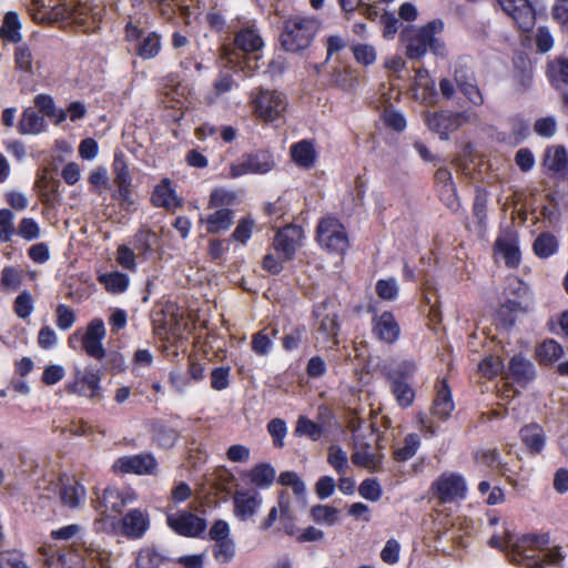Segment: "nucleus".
Listing matches in <instances>:
<instances>
[{
	"mask_svg": "<svg viewBox=\"0 0 568 568\" xmlns=\"http://www.w3.org/2000/svg\"><path fill=\"white\" fill-rule=\"evenodd\" d=\"M444 23L440 20H433L427 24L416 28L407 27L400 32V42L405 47V54L409 60L422 59L428 49L435 55H445V43L436 38L442 32Z\"/></svg>",
	"mask_w": 568,
	"mask_h": 568,
	"instance_id": "obj_1",
	"label": "nucleus"
},
{
	"mask_svg": "<svg viewBox=\"0 0 568 568\" xmlns=\"http://www.w3.org/2000/svg\"><path fill=\"white\" fill-rule=\"evenodd\" d=\"M320 29L318 22L306 16L294 14L286 18L281 28L280 42L286 52L296 53L312 43Z\"/></svg>",
	"mask_w": 568,
	"mask_h": 568,
	"instance_id": "obj_2",
	"label": "nucleus"
},
{
	"mask_svg": "<svg viewBox=\"0 0 568 568\" xmlns=\"http://www.w3.org/2000/svg\"><path fill=\"white\" fill-rule=\"evenodd\" d=\"M549 545L550 536L547 532L523 535L513 546L510 560L527 568H542L540 552Z\"/></svg>",
	"mask_w": 568,
	"mask_h": 568,
	"instance_id": "obj_3",
	"label": "nucleus"
},
{
	"mask_svg": "<svg viewBox=\"0 0 568 568\" xmlns=\"http://www.w3.org/2000/svg\"><path fill=\"white\" fill-rule=\"evenodd\" d=\"M318 244L328 252L343 254L348 248V237L344 225L335 217H324L316 230Z\"/></svg>",
	"mask_w": 568,
	"mask_h": 568,
	"instance_id": "obj_4",
	"label": "nucleus"
},
{
	"mask_svg": "<svg viewBox=\"0 0 568 568\" xmlns=\"http://www.w3.org/2000/svg\"><path fill=\"white\" fill-rule=\"evenodd\" d=\"M32 2L38 8H50L42 17L43 20L49 22L69 20L79 26H84L87 22L84 18L85 8L82 6H75L72 0H59L57 3L54 0H49L48 3L45 0H33Z\"/></svg>",
	"mask_w": 568,
	"mask_h": 568,
	"instance_id": "obj_5",
	"label": "nucleus"
},
{
	"mask_svg": "<svg viewBox=\"0 0 568 568\" xmlns=\"http://www.w3.org/2000/svg\"><path fill=\"white\" fill-rule=\"evenodd\" d=\"M253 112L265 122H273L281 118L286 109V101L282 93L261 89L252 100Z\"/></svg>",
	"mask_w": 568,
	"mask_h": 568,
	"instance_id": "obj_6",
	"label": "nucleus"
},
{
	"mask_svg": "<svg viewBox=\"0 0 568 568\" xmlns=\"http://www.w3.org/2000/svg\"><path fill=\"white\" fill-rule=\"evenodd\" d=\"M126 40L134 43V50L144 60L154 59L161 51V37L146 31L131 21L125 27Z\"/></svg>",
	"mask_w": 568,
	"mask_h": 568,
	"instance_id": "obj_7",
	"label": "nucleus"
},
{
	"mask_svg": "<svg viewBox=\"0 0 568 568\" xmlns=\"http://www.w3.org/2000/svg\"><path fill=\"white\" fill-rule=\"evenodd\" d=\"M314 315L317 318L316 339L329 348L337 345L338 323L334 305L324 301L315 307Z\"/></svg>",
	"mask_w": 568,
	"mask_h": 568,
	"instance_id": "obj_8",
	"label": "nucleus"
},
{
	"mask_svg": "<svg viewBox=\"0 0 568 568\" xmlns=\"http://www.w3.org/2000/svg\"><path fill=\"white\" fill-rule=\"evenodd\" d=\"M274 166L272 155L266 151L243 154L230 168V176L233 179L245 174H264Z\"/></svg>",
	"mask_w": 568,
	"mask_h": 568,
	"instance_id": "obj_9",
	"label": "nucleus"
},
{
	"mask_svg": "<svg viewBox=\"0 0 568 568\" xmlns=\"http://www.w3.org/2000/svg\"><path fill=\"white\" fill-rule=\"evenodd\" d=\"M433 498L440 504L453 503L464 498L466 493V483L460 475L443 474L430 487Z\"/></svg>",
	"mask_w": 568,
	"mask_h": 568,
	"instance_id": "obj_10",
	"label": "nucleus"
},
{
	"mask_svg": "<svg viewBox=\"0 0 568 568\" xmlns=\"http://www.w3.org/2000/svg\"><path fill=\"white\" fill-rule=\"evenodd\" d=\"M166 523L173 531L185 537H197L206 528L205 519L189 511L170 514Z\"/></svg>",
	"mask_w": 568,
	"mask_h": 568,
	"instance_id": "obj_11",
	"label": "nucleus"
},
{
	"mask_svg": "<svg viewBox=\"0 0 568 568\" xmlns=\"http://www.w3.org/2000/svg\"><path fill=\"white\" fill-rule=\"evenodd\" d=\"M498 2L520 30L528 32L534 28L535 10L528 0H498Z\"/></svg>",
	"mask_w": 568,
	"mask_h": 568,
	"instance_id": "obj_12",
	"label": "nucleus"
},
{
	"mask_svg": "<svg viewBox=\"0 0 568 568\" xmlns=\"http://www.w3.org/2000/svg\"><path fill=\"white\" fill-rule=\"evenodd\" d=\"M302 239L303 230L296 225H288L276 233L273 247L283 256V260L290 261L294 257Z\"/></svg>",
	"mask_w": 568,
	"mask_h": 568,
	"instance_id": "obj_13",
	"label": "nucleus"
},
{
	"mask_svg": "<svg viewBox=\"0 0 568 568\" xmlns=\"http://www.w3.org/2000/svg\"><path fill=\"white\" fill-rule=\"evenodd\" d=\"M105 327L100 318L93 320L87 327L82 336V347L84 352L98 361H102L105 356V349L102 339L105 337Z\"/></svg>",
	"mask_w": 568,
	"mask_h": 568,
	"instance_id": "obj_14",
	"label": "nucleus"
},
{
	"mask_svg": "<svg viewBox=\"0 0 568 568\" xmlns=\"http://www.w3.org/2000/svg\"><path fill=\"white\" fill-rule=\"evenodd\" d=\"M100 379L98 372L87 369L84 374L77 375L75 381L67 386V390L88 397L93 403H99L102 398Z\"/></svg>",
	"mask_w": 568,
	"mask_h": 568,
	"instance_id": "obj_15",
	"label": "nucleus"
},
{
	"mask_svg": "<svg viewBox=\"0 0 568 568\" xmlns=\"http://www.w3.org/2000/svg\"><path fill=\"white\" fill-rule=\"evenodd\" d=\"M113 467L124 474L150 475L156 469L158 462L151 454H140L121 457Z\"/></svg>",
	"mask_w": 568,
	"mask_h": 568,
	"instance_id": "obj_16",
	"label": "nucleus"
},
{
	"mask_svg": "<svg viewBox=\"0 0 568 568\" xmlns=\"http://www.w3.org/2000/svg\"><path fill=\"white\" fill-rule=\"evenodd\" d=\"M400 328L394 315L384 312L373 318V334L382 342L392 344L399 337Z\"/></svg>",
	"mask_w": 568,
	"mask_h": 568,
	"instance_id": "obj_17",
	"label": "nucleus"
},
{
	"mask_svg": "<svg viewBox=\"0 0 568 568\" xmlns=\"http://www.w3.org/2000/svg\"><path fill=\"white\" fill-rule=\"evenodd\" d=\"M148 529L149 517L140 509H132L122 518L121 530L128 538H141Z\"/></svg>",
	"mask_w": 568,
	"mask_h": 568,
	"instance_id": "obj_18",
	"label": "nucleus"
},
{
	"mask_svg": "<svg viewBox=\"0 0 568 568\" xmlns=\"http://www.w3.org/2000/svg\"><path fill=\"white\" fill-rule=\"evenodd\" d=\"M535 366L529 359L521 355H515L509 361L505 377H511L517 383L525 385L535 378Z\"/></svg>",
	"mask_w": 568,
	"mask_h": 568,
	"instance_id": "obj_19",
	"label": "nucleus"
},
{
	"mask_svg": "<svg viewBox=\"0 0 568 568\" xmlns=\"http://www.w3.org/2000/svg\"><path fill=\"white\" fill-rule=\"evenodd\" d=\"M47 121L33 108L23 110L18 122V131L22 135H38L47 130Z\"/></svg>",
	"mask_w": 568,
	"mask_h": 568,
	"instance_id": "obj_20",
	"label": "nucleus"
},
{
	"mask_svg": "<svg viewBox=\"0 0 568 568\" xmlns=\"http://www.w3.org/2000/svg\"><path fill=\"white\" fill-rule=\"evenodd\" d=\"M234 43L237 49L246 53L257 52L264 44L258 30L254 26L240 29L235 34Z\"/></svg>",
	"mask_w": 568,
	"mask_h": 568,
	"instance_id": "obj_21",
	"label": "nucleus"
},
{
	"mask_svg": "<svg viewBox=\"0 0 568 568\" xmlns=\"http://www.w3.org/2000/svg\"><path fill=\"white\" fill-rule=\"evenodd\" d=\"M233 501L234 513L241 520L251 518L261 505V499L248 491H236Z\"/></svg>",
	"mask_w": 568,
	"mask_h": 568,
	"instance_id": "obj_22",
	"label": "nucleus"
},
{
	"mask_svg": "<svg viewBox=\"0 0 568 568\" xmlns=\"http://www.w3.org/2000/svg\"><path fill=\"white\" fill-rule=\"evenodd\" d=\"M34 106L39 110V114L43 119H52L55 125L61 124L67 119V112L62 109H57L54 100L49 94H38L33 99Z\"/></svg>",
	"mask_w": 568,
	"mask_h": 568,
	"instance_id": "obj_23",
	"label": "nucleus"
},
{
	"mask_svg": "<svg viewBox=\"0 0 568 568\" xmlns=\"http://www.w3.org/2000/svg\"><path fill=\"white\" fill-rule=\"evenodd\" d=\"M22 23L14 11H8L0 27V39L3 42L19 43L22 40Z\"/></svg>",
	"mask_w": 568,
	"mask_h": 568,
	"instance_id": "obj_24",
	"label": "nucleus"
},
{
	"mask_svg": "<svg viewBox=\"0 0 568 568\" xmlns=\"http://www.w3.org/2000/svg\"><path fill=\"white\" fill-rule=\"evenodd\" d=\"M548 78L551 84L558 89L562 90V100L564 102H568V94L565 92V87L568 83V61L565 58H558L555 61H551L548 64Z\"/></svg>",
	"mask_w": 568,
	"mask_h": 568,
	"instance_id": "obj_25",
	"label": "nucleus"
},
{
	"mask_svg": "<svg viewBox=\"0 0 568 568\" xmlns=\"http://www.w3.org/2000/svg\"><path fill=\"white\" fill-rule=\"evenodd\" d=\"M454 410V402L450 389L446 381H442L437 386V395L434 399L432 413L442 419L447 418Z\"/></svg>",
	"mask_w": 568,
	"mask_h": 568,
	"instance_id": "obj_26",
	"label": "nucleus"
},
{
	"mask_svg": "<svg viewBox=\"0 0 568 568\" xmlns=\"http://www.w3.org/2000/svg\"><path fill=\"white\" fill-rule=\"evenodd\" d=\"M291 156L295 164L301 168L310 169L316 160V151L311 141L303 140L291 146Z\"/></svg>",
	"mask_w": 568,
	"mask_h": 568,
	"instance_id": "obj_27",
	"label": "nucleus"
},
{
	"mask_svg": "<svg viewBox=\"0 0 568 568\" xmlns=\"http://www.w3.org/2000/svg\"><path fill=\"white\" fill-rule=\"evenodd\" d=\"M152 203L159 207L174 209L180 204L175 191L171 186V180L163 179L155 186L152 194Z\"/></svg>",
	"mask_w": 568,
	"mask_h": 568,
	"instance_id": "obj_28",
	"label": "nucleus"
},
{
	"mask_svg": "<svg viewBox=\"0 0 568 568\" xmlns=\"http://www.w3.org/2000/svg\"><path fill=\"white\" fill-rule=\"evenodd\" d=\"M125 507V499L122 494L113 487H108L103 490L102 496L99 498L98 509L102 514L114 513L119 514Z\"/></svg>",
	"mask_w": 568,
	"mask_h": 568,
	"instance_id": "obj_29",
	"label": "nucleus"
},
{
	"mask_svg": "<svg viewBox=\"0 0 568 568\" xmlns=\"http://www.w3.org/2000/svg\"><path fill=\"white\" fill-rule=\"evenodd\" d=\"M85 497V488L77 480L68 479L62 483L60 498L64 506L70 508L78 507Z\"/></svg>",
	"mask_w": 568,
	"mask_h": 568,
	"instance_id": "obj_30",
	"label": "nucleus"
},
{
	"mask_svg": "<svg viewBox=\"0 0 568 568\" xmlns=\"http://www.w3.org/2000/svg\"><path fill=\"white\" fill-rule=\"evenodd\" d=\"M567 152L564 146L552 145L546 149L544 166L551 174L562 172L567 165Z\"/></svg>",
	"mask_w": 568,
	"mask_h": 568,
	"instance_id": "obj_31",
	"label": "nucleus"
},
{
	"mask_svg": "<svg viewBox=\"0 0 568 568\" xmlns=\"http://www.w3.org/2000/svg\"><path fill=\"white\" fill-rule=\"evenodd\" d=\"M250 483L260 488L270 487L276 477V471L273 466L267 463L256 464L247 474Z\"/></svg>",
	"mask_w": 568,
	"mask_h": 568,
	"instance_id": "obj_32",
	"label": "nucleus"
},
{
	"mask_svg": "<svg viewBox=\"0 0 568 568\" xmlns=\"http://www.w3.org/2000/svg\"><path fill=\"white\" fill-rule=\"evenodd\" d=\"M392 394L402 408L409 407L415 399V390L408 381H399L396 376L388 379Z\"/></svg>",
	"mask_w": 568,
	"mask_h": 568,
	"instance_id": "obj_33",
	"label": "nucleus"
},
{
	"mask_svg": "<svg viewBox=\"0 0 568 568\" xmlns=\"http://www.w3.org/2000/svg\"><path fill=\"white\" fill-rule=\"evenodd\" d=\"M100 284L111 294H121L129 286V277L119 271L103 273L98 276Z\"/></svg>",
	"mask_w": 568,
	"mask_h": 568,
	"instance_id": "obj_34",
	"label": "nucleus"
},
{
	"mask_svg": "<svg viewBox=\"0 0 568 568\" xmlns=\"http://www.w3.org/2000/svg\"><path fill=\"white\" fill-rule=\"evenodd\" d=\"M371 448L353 449L352 462L354 465L378 471L382 469V454L371 453Z\"/></svg>",
	"mask_w": 568,
	"mask_h": 568,
	"instance_id": "obj_35",
	"label": "nucleus"
},
{
	"mask_svg": "<svg viewBox=\"0 0 568 568\" xmlns=\"http://www.w3.org/2000/svg\"><path fill=\"white\" fill-rule=\"evenodd\" d=\"M520 436L532 453H539L542 449L545 435L540 426L536 424L526 425L520 429Z\"/></svg>",
	"mask_w": 568,
	"mask_h": 568,
	"instance_id": "obj_36",
	"label": "nucleus"
},
{
	"mask_svg": "<svg viewBox=\"0 0 568 568\" xmlns=\"http://www.w3.org/2000/svg\"><path fill=\"white\" fill-rule=\"evenodd\" d=\"M207 232L219 233L227 230L233 222V213L231 210L222 207L210 214L206 220Z\"/></svg>",
	"mask_w": 568,
	"mask_h": 568,
	"instance_id": "obj_37",
	"label": "nucleus"
},
{
	"mask_svg": "<svg viewBox=\"0 0 568 568\" xmlns=\"http://www.w3.org/2000/svg\"><path fill=\"white\" fill-rule=\"evenodd\" d=\"M496 252L501 255L509 267H517L520 262V253L517 245L506 239H497L495 243Z\"/></svg>",
	"mask_w": 568,
	"mask_h": 568,
	"instance_id": "obj_38",
	"label": "nucleus"
},
{
	"mask_svg": "<svg viewBox=\"0 0 568 568\" xmlns=\"http://www.w3.org/2000/svg\"><path fill=\"white\" fill-rule=\"evenodd\" d=\"M562 353V347L554 339L545 341L536 351L537 359L540 364H551L557 361Z\"/></svg>",
	"mask_w": 568,
	"mask_h": 568,
	"instance_id": "obj_39",
	"label": "nucleus"
},
{
	"mask_svg": "<svg viewBox=\"0 0 568 568\" xmlns=\"http://www.w3.org/2000/svg\"><path fill=\"white\" fill-rule=\"evenodd\" d=\"M479 372L487 378H494L499 374L505 376V365L503 359L496 355L486 356L478 365Z\"/></svg>",
	"mask_w": 568,
	"mask_h": 568,
	"instance_id": "obj_40",
	"label": "nucleus"
},
{
	"mask_svg": "<svg viewBox=\"0 0 568 568\" xmlns=\"http://www.w3.org/2000/svg\"><path fill=\"white\" fill-rule=\"evenodd\" d=\"M324 433L323 426L320 424L306 418L305 416H300L295 427V434L298 436H307L312 440H317L322 437Z\"/></svg>",
	"mask_w": 568,
	"mask_h": 568,
	"instance_id": "obj_41",
	"label": "nucleus"
},
{
	"mask_svg": "<svg viewBox=\"0 0 568 568\" xmlns=\"http://www.w3.org/2000/svg\"><path fill=\"white\" fill-rule=\"evenodd\" d=\"M526 311L527 306H524L519 302L509 300L499 308L498 318L505 328H510L515 324V317L513 316V313Z\"/></svg>",
	"mask_w": 568,
	"mask_h": 568,
	"instance_id": "obj_42",
	"label": "nucleus"
},
{
	"mask_svg": "<svg viewBox=\"0 0 568 568\" xmlns=\"http://www.w3.org/2000/svg\"><path fill=\"white\" fill-rule=\"evenodd\" d=\"M419 446V437L416 434H408L404 439V445L394 452V458L397 462H405L412 458Z\"/></svg>",
	"mask_w": 568,
	"mask_h": 568,
	"instance_id": "obj_43",
	"label": "nucleus"
},
{
	"mask_svg": "<svg viewBox=\"0 0 568 568\" xmlns=\"http://www.w3.org/2000/svg\"><path fill=\"white\" fill-rule=\"evenodd\" d=\"M162 562L163 557L151 547L141 549L135 559L136 568H158Z\"/></svg>",
	"mask_w": 568,
	"mask_h": 568,
	"instance_id": "obj_44",
	"label": "nucleus"
},
{
	"mask_svg": "<svg viewBox=\"0 0 568 568\" xmlns=\"http://www.w3.org/2000/svg\"><path fill=\"white\" fill-rule=\"evenodd\" d=\"M557 250V241L555 236L542 233L534 242L535 253L542 258L550 256Z\"/></svg>",
	"mask_w": 568,
	"mask_h": 568,
	"instance_id": "obj_45",
	"label": "nucleus"
},
{
	"mask_svg": "<svg viewBox=\"0 0 568 568\" xmlns=\"http://www.w3.org/2000/svg\"><path fill=\"white\" fill-rule=\"evenodd\" d=\"M23 274L22 270L13 266H6L1 272V286L6 290L16 291L22 284Z\"/></svg>",
	"mask_w": 568,
	"mask_h": 568,
	"instance_id": "obj_46",
	"label": "nucleus"
},
{
	"mask_svg": "<svg viewBox=\"0 0 568 568\" xmlns=\"http://www.w3.org/2000/svg\"><path fill=\"white\" fill-rule=\"evenodd\" d=\"M113 172L114 183L116 184V186L131 185L132 179L123 154H115L113 161Z\"/></svg>",
	"mask_w": 568,
	"mask_h": 568,
	"instance_id": "obj_47",
	"label": "nucleus"
},
{
	"mask_svg": "<svg viewBox=\"0 0 568 568\" xmlns=\"http://www.w3.org/2000/svg\"><path fill=\"white\" fill-rule=\"evenodd\" d=\"M14 313L19 318L26 320L33 311V297L28 291L21 292L13 302Z\"/></svg>",
	"mask_w": 568,
	"mask_h": 568,
	"instance_id": "obj_48",
	"label": "nucleus"
},
{
	"mask_svg": "<svg viewBox=\"0 0 568 568\" xmlns=\"http://www.w3.org/2000/svg\"><path fill=\"white\" fill-rule=\"evenodd\" d=\"M235 555V545L232 539L215 541L213 546V556L220 562H229Z\"/></svg>",
	"mask_w": 568,
	"mask_h": 568,
	"instance_id": "obj_49",
	"label": "nucleus"
},
{
	"mask_svg": "<svg viewBox=\"0 0 568 568\" xmlns=\"http://www.w3.org/2000/svg\"><path fill=\"white\" fill-rule=\"evenodd\" d=\"M311 514L316 523L332 526L337 521L338 510L328 505H317L312 508Z\"/></svg>",
	"mask_w": 568,
	"mask_h": 568,
	"instance_id": "obj_50",
	"label": "nucleus"
},
{
	"mask_svg": "<svg viewBox=\"0 0 568 568\" xmlns=\"http://www.w3.org/2000/svg\"><path fill=\"white\" fill-rule=\"evenodd\" d=\"M14 62L19 70L32 73L33 57L28 45L21 44L16 48Z\"/></svg>",
	"mask_w": 568,
	"mask_h": 568,
	"instance_id": "obj_51",
	"label": "nucleus"
},
{
	"mask_svg": "<svg viewBox=\"0 0 568 568\" xmlns=\"http://www.w3.org/2000/svg\"><path fill=\"white\" fill-rule=\"evenodd\" d=\"M328 463L339 474L345 475L347 470L346 453L338 446H331L328 449Z\"/></svg>",
	"mask_w": 568,
	"mask_h": 568,
	"instance_id": "obj_52",
	"label": "nucleus"
},
{
	"mask_svg": "<svg viewBox=\"0 0 568 568\" xmlns=\"http://www.w3.org/2000/svg\"><path fill=\"white\" fill-rule=\"evenodd\" d=\"M17 233L26 241H33L40 237L41 230L33 219L23 217L19 223Z\"/></svg>",
	"mask_w": 568,
	"mask_h": 568,
	"instance_id": "obj_53",
	"label": "nucleus"
},
{
	"mask_svg": "<svg viewBox=\"0 0 568 568\" xmlns=\"http://www.w3.org/2000/svg\"><path fill=\"white\" fill-rule=\"evenodd\" d=\"M278 484L292 487L296 496H304L305 484L295 471H283L280 474Z\"/></svg>",
	"mask_w": 568,
	"mask_h": 568,
	"instance_id": "obj_54",
	"label": "nucleus"
},
{
	"mask_svg": "<svg viewBox=\"0 0 568 568\" xmlns=\"http://www.w3.org/2000/svg\"><path fill=\"white\" fill-rule=\"evenodd\" d=\"M236 195L225 189H215L210 196V207L229 206L234 203Z\"/></svg>",
	"mask_w": 568,
	"mask_h": 568,
	"instance_id": "obj_55",
	"label": "nucleus"
},
{
	"mask_svg": "<svg viewBox=\"0 0 568 568\" xmlns=\"http://www.w3.org/2000/svg\"><path fill=\"white\" fill-rule=\"evenodd\" d=\"M359 495L372 501H377L382 497V488L377 480L365 479L358 487Z\"/></svg>",
	"mask_w": 568,
	"mask_h": 568,
	"instance_id": "obj_56",
	"label": "nucleus"
},
{
	"mask_svg": "<svg viewBox=\"0 0 568 568\" xmlns=\"http://www.w3.org/2000/svg\"><path fill=\"white\" fill-rule=\"evenodd\" d=\"M13 213L10 210H0V242H8L14 232Z\"/></svg>",
	"mask_w": 568,
	"mask_h": 568,
	"instance_id": "obj_57",
	"label": "nucleus"
},
{
	"mask_svg": "<svg viewBox=\"0 0 568 568\" xmlns=\"http://www.w3.org/2000/svg\"><path fill=\"white\" fill-rule=\"evenodd\" d=\"M415 363L410 361H403L395 368L388 371L387 379H394L396 376L399 381H408L415 374Z\"/></svg>",
	"mask_w": 568,
	"mask_h": 568,
	"instance_id": "obj_58",
	"label": "nucleus"
},
{
	"mask_svg": "<svg viewBox=\"0 0 568 568\" xmlns=\"http://www.w3.org/2000/svg\"><path fill=\"white\" fill-rule=\"evenodd\" d=\"M57 325L60 329H69L75 322V314L71 307L64 304H59L55 310Z\"/></svg>",
	"mask_w": 568,
	"mask_h": 568,
	"instance_id": "obj_59",
	"label": "nucleus"
},
{
	"mask_svg": "<svg viewBox=\"0 0 568 568\" xmlns=\"http://www.w3.org/2000/svg\"><path fill=\"white\" fill-rule=\"evenodd\" d=\"M353 53L358 63L371 65L376 61V52L373 45L357 44L353 48Z\"/></svg>",
	"mask_w": 568,
	"mask_h": 568,
	"instance_id": "obj_60",
	"label": "nucleus"
},
{
	"mask_svg": "<svg viewBox=\"0 0 568 568\" xmlns=\"http://www.w3.org/2000/svg\"><path fill=\"white\" fill-rule=\"evenodd\" d=\"M251 346L254 353L261 356L268 354L272 346L271 338L265 331H260L252 336Z\"/></svg>",
	"mask_w": 568,
	"mask_h": 568,
	"instance_id": "obj_61",
	"label": "nucleus"
},
{
	"mask_svg": "<svg viewBox=\"0 0 568 568\" xmlns=\"http://www.w3.org/2000/svg\"><path fill=\"white\" fill-rule=\"evenodd\" d=\"M0 568H26L23 555L17 550L1 551Z\"/></svg>",
	"mask_w": 568,
	"mask_h": 568,
	"instance_id": "obj_62",
	"label": "nucleus"
},
{
	"mask_svg": "<svg viewBox=\"0 0 568 568\" xmlns=\"http://www.w3.org/2000/svg\"><path fill=\"white\" fill-rule=\"evenodd\" d=\"M267 430L273 437L274 445L276 447H283V439L287 430L285 422L281 418H274L268 423Z\"/></svg>",
	"mask_w": 568,
	"mask_h": 568,
	"instance_id": "obj_63",
	"label": "nucleus"
},
{
	"mask_svg": "<svg viewBox=\"0 0 568 568\" xmlns=\"http://www.w3.org/2000/svg\"><path fill=\"white\" fill-rule=\"evenodd\" d=\"M398 287L394 278L379 280L376 284V293L383 300L392 301L397 296Z\"/></svg>",
	"mask_w": 568,
	"mask_h": 568,
	"instance_id": "obj_64",
	"label": "nucleus"
}]
</instances>
